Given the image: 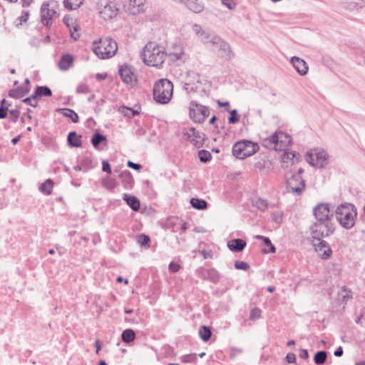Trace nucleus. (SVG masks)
Segmentation results:
<instances>
[{
    "label": "nucleus",
    "instance_id": "f257e3e1",
    "mask_svg": "<svg viewBox=\"0 0 365 365\" xmlns=\"http://www.w3.org/2000/svg\"><path fill=\"white\" fill-rule=\"evenodd\" d=\"M165 56L164 51L153 42H148L140 53V57L143 62L146 65L153 67L161 66Z\"/></svg>",
    "mask_w": 365,
    "mask_h": 365
},
{
    "label": "nucleus",
    "instance_id": "f03ea898",
    "mask_svg": "<svg viewBox=\"0 0 365 365\" xmlns=\"http://www.w3.org/2000/svg\"><path fill=\"white\" fill-rule=\"evenodd\" d=\"M334 215L341 227L346 230L352 228L356 223L357 210L351 203H344L337 206Z\"/></svg>",
    "mask_w": 365,
    "mask_h": 365
},
{
    "label": "nucleus",
    "instance_id": "7ed1b4c3",
    "mask_svg": "<svg viewBox=\"0 0 365 365\" xmlns=\"http://www.w3.org/2000/svg\"><path fill=\"white\" fill-rule=\"evenodd\" d=\"M173 94V84L166 78L157 81L153 86V98L160 104L168 103Z\"/></svg>",
    "mask_w": 365,
    "mask_h": 365
},
{
    "label": "nucleus",
    "instance_id": "20e7f679",
    "mask_svg": "<svg viewBox=\"0 0 365 365\" xmlns=\"http://www.w3.org/2000/svg\"><path fill=\"white\" fill-rule=\"evenodd\" d=\"M117 50V43L110 38H100L93 43V52L101 59L111 58Z\"/></svg>",
    "mask_w": 365,
    "mask_h": 365
},
{
    "label": "nucleus",
    "instance_id": "39448f33",
    "mask_svg": "<svg viewBox=\"0 0 365 365\" xmlns=\"http://www.w3.org/2000/svg\"><path fill=\"white\" fill-rule=\"evenodd\" d=\"M335 229L334 222H313L309 228L313 242L332 235L335 232Z\"/></svg>",
    "mask_w": 365,
    "mask_h": 365
},
{
    "label": "nucleus",
    "instance_id": "423d86ee",
    "mask_svg": "<svg viewBox=\"0 0 365 365\" xmlns=\"http://www.w3.org/2000/svg\"><path fill=\"white\" fill-rule=\"evenodd\" d=\"M292 141L291 136L283 132L275 133L264 140L263 145L269 149L285 150Z\"/></svg>",
    "mask_w": 365,
    "mask_h": 365
},
{
    "label": "nucleus",
    "instance_id": "0eeeda50",
    "mask_svg": "<svg viewBox=\"0 0 365 365\" xmlns=\"http://www.w3.org/2000/svg\"><path fill=\"white\" fill-rule=\"evenodd\" d=\"M259 147L257 143L248 140H242L235 143L232 147V154L237 158L245 159L256 153Z\"/></svg>",
    "mask_w": 365,
    "mask_h": 365
},
{
    "label": "nucleus",
    "instance_id": "6e6552de",
    "mask_svg": "<svg viewBox=\"0 0 365 365\" xmlns=\"http://www.w3.org/2000/svg\"><path fill=\"white\" fill-rule=\"evenodd\" d=\"M306 160L312 166L325 168L329 162V156L323 149L314 148L308 151L305 155Z\"/></svg>",
    "mask_w": 365,
    "mask_h": 365
},
{
    "label": "nucleus",
    "instance_id": "1a4fd4ad",
    "mask_svg": "<svg viewBox=\"0 0 365 365\" xmlns=\"http://www.w3.org/2000/svg\"><path fill=\"white\" fill-rule=\"evenodd\" d=\"M314 222H334V212L330 210V204L318 203L313 207Z\"/></svg>",
    "mask_w": 365,
    "mask_h": 365
},
{
    "label": "nucleus",
    "instance_id": "9d476101",
    "mask_svg": "<svg viewBox=\"0 0 365 365\" xmlns=\"http://www.w3.org/2000/svg\"><path fill=\"white\" fill-rule=\"evenodd\" d=\"M96 9L100 17L106 21L115 17L118 11L115 4L110 0H98Z\"/></svg>",
    "mask_w": 365,
    "mask_h": 365
},
{
    "label": "nucleus",
    "instance_id": "9b49d317",
    "mask_svg": "<svg viewBox=\"0 0 365 365\" xmlns=\"http://www.w3.org/2000/svg\"><path fill=\"white\" fill-rule=\"evenodd\" d=\"M189 114L194 122L202 123L210 115V110L207 106L192 101L190 103Z\"/></svg>",
    "mask_w": 365,
    "mask_h": 365
},
{
    "label": "nucleus",
    "instance_id": "f8f14e48",
    "mask_svg": "<svg viewBox=\"0 0 365 365\" xmlns=\"http://www.w3.org/2000/svg\"><path fill=\"white\" fill-rule=\"evenodd\" d=\"M306 187L305 180L299 175H292L287 181V189L294 195H300Z\"/></svg>",
    "mask_w": 365,
    "mask_h": 365
},
{
    "label": "nucleus",
    "instance_id": "ddd939ff",
    "mask_svg": "<svg viewBox=\"0 0 365 365\" xmlns=\"http://www.w3.org/2000/svg\"><path fill=\"white\" fill-rule=\"evenodd\" d=\"M211 46H217L219 55L226 60L231 59L234 56L229 43L218 35L212 37Z\"/></svg>",
    "mask_w": 365,
    "mask_h": 365
},
{
    "label": "nucleus",
    "instance_id": "4468645a",
    "mask_svg": "<svg viewBox=\"0 0 365 365\" xmlns=\"http://www.w3.org/2000/svg\"><path fill=\"white\" fill-rule=\"evenodd\" d=\"M312 242V245L317 252L319 253L320 257L323 259H328L332 255V250L329 245L324 239Z\"/></svg>",
    "mask_w": 365,
    "mask_h": 365
},
{
    "label": "nucleus",
    "instance_id": "2eb2a0df",
    "mask_svg": "<svg viewBox=\"0 0 365 365\" xmlns=\"http://www.w3.org/2000/svg\"><path fill=\"white\" fill-rule=\"evenodd\" d=\"M122 81L126 84L132 86L136 83V77L131 68L127 65L120 66L118 71Z\"/></svg>",
    "mask_w": 365,
    "mask_h": 365
},
{
    "label": "nucleus",
    "instance_id": "dca6fc26",
    "mask_svg": "<svg viewBox=\"0 0 365 365\" xmlns=\"http://www.w3.org/2000/svg\"><path fill=\"white\" fill-rule=\"evenodd\" d=\"M185 135L195 146L200 147L203 144L204 137L202 133L194 128H189L185 133Z\"/></svg>",
    "mask_w": 365,
    "mask_h": 365
},
{
    "label": "nucleus",
    "instance_id": "f3484780",
    "mask_svg": "<svg viewBox=\"0 0 365 365\" xmlns=\"http://www.w3.org/2000/svg\"><path fill=\"white\" fill-rule=\"evenodd\" d=\"M56 11L53 9H49L48 3H43L41 7V22L46 26L51 24V20Z\"/></svg>",
    "mask_w": 365,
    "mask_h": 365
},
{
    "label": "nucleus",
    "instance_id": "a211bd4d",
    "mask_svg": "<svg viewBox=\"0 0 365 365\" xmlns=\"http://www.w3.org/2000/svg\"><path fill=\"white\" fill-rule=\"evenodd\" d=\"M290 61L299 74L304 76L307 73L308 66L303 59L297 56H293Z\"/></svg>",
    "mask_w": 365,
    "mask_h": 365
},
{
    "label": "nucleus",
    "instance_id": "6ab92c4d",
    "mask_svg": "<svg viewBox=\"0 0 365 365\" xmlns=\"http://www.w3.org/2000/svg\"><path fill=\"white\" fill-rule=\"evenodd\" d=\"M247 243L244 240L237 238L230 240L227 242L228 248L235 252H242L246 247Z\"/></svg>",
    "mask_w": 365,
    "mask_h": 365
},
{
    "label": "nucleus",
    "instance_id": "aec40b11",
    "mask_svg": "<svg viewBox=\"0 0 365 365\" xmlns=\"http://www.w3.org/2000/svg\"><path fill=\"white\" fill-rule=\"evenodd\" d=\"M202 278L217 283L219 282L220 276L219 272L214 268L205 269L202 271Z\"/></svg>",
    "mask_w": 365,
    "mask_h": 365
},
{
    "label": "nucleus",
    "instance_id": "412c9836",
    "mask_svg": "<svg viewBox=\"0 0 365 365\" xmlns=\"http://www.w3.org/2000/svg\"><path fill=\"white\" fill-rule=\"evenodd\" d=\"M114 172L118 173V177L121 179L122 183L125 188L132 187L134 180L130 171L124 170L119 173L115 170Z\"/></svg>",
    "mask_w": 365,
    "mask_h": 365
},
{
    "label": "nucleus",
    "instance_id": "4be33fe9",
    "mask_svg": "<svg viewBox=\"0 0 365 365\" xmlns=\"http://www.w3.org/2000/svg\"><path fill=\"white\" fill-rule=\"evenodd\" d=\"M73 63V58L69 53L63 54L58 62V67L62 71H67Z\"/></svg>",
    "mask_w": 365,
    "mask_h": 365
},
{
    "label": "nucleus",
    "instance_id": "5701e85b",
    "mask_svg": "<svg viewBox=\"0 0 365 365\" xmlns=\"http://www.w3.org/2000/svg\"><path fill=\"white\" fill-rule=\"evenodd\" d=\"M145 0H130L129 9L133 14H137L143 11Z\"/></svg>",
    "mask_w": 365,
    "mask_h": 365
},
{
    "label": "nucleus",
    "instance_id": "b1692460",
    "mask_svg": "<svg viewBox=\"0 0 365 365\" xmlns=\"http://www.w3.org/2000/svg\"><path fill=\"white\" fill-rule=\"evenodd\" d=\"M29 91V89L27 87L21 86L16 88L11 89L9 92V95L14 98H21L26 96Z\"/></svg>",
    "mask_w": 365,
    "mask_h": 365
},
{
    "label": "nucleus",
    "instance_id": "393cba45",
    "mask_svg": "<svg viewBox=\"0 0 365 365\" xmlns=\"http://www.w3.org/2000/svg\"><path fill=\"white\" fill-rule=\"evenodd\" d=\"M68 144L71 147L79 148L82 145L81 135H78L75 131L70 132L67 138Z\"/></svg>",
    "mask_w": 365,
    "mask_h": 365
},
{
    "label": "nucleus",
    "instance_id": "a878e982",
    "mask_svg": "<svg viewBox=\"0 0 365 365\" xmlns=\"http://www.w3.org/2000/svg\"><path fill=\"white\" fill-rule=\"evenodd\" d=\"M56 112L62 114L63 116L69 118L73 123L78 122V114L72 109L63 108H58L56 109Z\"/></svg>",
    "mask_w": 365,
    "mask_h": 365
},
{
    "label": "nucleus",
    "instance_id": "bb28decb",
    "mask_svg": "<svg viewBox=\"0 0 365 365\" xmlns=\"http://www.w3.org/2000/svg\"><path fill=\"white\" fill-rule=\"evenodd\" d=\"M123 200L126 202V203L130 207V208L133 210H139L140 207V201L136 197L125 194L123 196Z\"/></svg>",
    "mask_w": 365,
    "mask_h": 365
},
{
    "label": "nucleus",
    "instance_id": "cd10ccee",
    "mask_svg": "<svg viewBox=\"0 0 365 365\" xmlns=\"http://www.w3.org/2000/svg\"><path fill=\"white\" fill-rule=\"evenodd\" d=\"M34 97L41 98V97H49L52 96L51 90L46 86H37L34 91Z\"/></svg>",
    "mask_w": 365,
    "mask_h": 365
},
{
    "label": "nucleus",
    "instance_id": "c85d7f7f",
    "mask_svg": "<svg viewBox=\"0 0 365 365\" xmlns=\"http://www.w3.org/2000/svg\"><path fill=\"white\" fill-rule=\"evenodd\" d=\"M187 6L195 13H200L204 9V5L199 0H187Z\"/></svg>",
    "mask_w": 365,
    "mask_h": 365
},
{
    "label": "nucleus",
    "instance_id": "c756f323",
    "mask_svg": "<svg viewBox=\"0 0 365 365\" xmlns=\"http://www.w3.org/2000/svg\"><path fill=\"white\" fill-rule=\"evenodd\" d=\"M256 238L261 240L264 242V245L267 247L268 249L265 248L263 250L264 253H274L276 252V248L272 245L269 237L262 235H257Z\"/></svg>",
    "mask_w": 365,
    "mask_h": 365
},
{
    "label": "nucleus",
    "instance_id": "7c9ffc66",
    "mask_svg": "<svg viewBox=\"0 0 365 365\" xmlns=\"http://www.w3.org/2000/svg\"><path fill=\"white\" fill-rule=\"evenodd\" d=\"M135 333L131 329H125L121 334L122 341L125 343H130L135 339Z\"/></svg>",
    "mask_w": 365,
    "mask_h": 365
},
{
    "label": "nucleus",
    "instance_id": "2f4dec72",
    "mask_svg": "<svg viewBox=\"0 0 365 365\" xmlns=\"http://www.w3.org/2000/svg\"><path fill=\"white\" fill-rule=\"evenodd\" d=\"M190 204L193 208L199 210H202L207 207V202L203 199L192 198Z\"/></svg>",
    "mask_w": 365,
    "mask_h": 365
},
{
    "label": "nucleus",
    "instance_id": "473e14b6",
    "mask_svg": "<svg viewBox=\"0 0 365 365\" xmlns=\"http://www.w3.org/2000/svg\"><path fill=\"white\" fill-rule=\"evenodd\" d=\"M104 141H106V137L99 132H96L91 138V143L96 149H98L99 145Z\"/></svg>",
    "mask_w": 365,
    "mask_h": 365
},
{
    "label": "nucleus",
    "instance_id": "72a5a7b5",
    "mask_svg": "<svg viewBox=\"0 0 365 365\" xmlns=\"http://www.w3.org/2000/svg\"><path fill=\"white\" fill-rule=\"evenodd\" d=\"M83 0H64L63 4L65 8L68 10H75L83 4Z\"/></svg>",
    "mask_w": 365,
    "mask_h": 365
},
{
    "label": "nucleus",
    "instance_id": "f704fd0d",
    "mask_svg": "<svg viewBox=\"0 0 365 365\" xmlns=\"http://www.w3.org/2000/svg\"><path fill=\"white\" fill-rule=\"evenodd\" d=\"M53 182L52 180L47 179L44 182H43L40 186V190L46 194L50 195L52 192Z\"/></svg>",
    "mask_w": 365,
    "mask_h": 365
},
{
    "label": "nucleus",
    "instance_id": "c9c22d12",
    "mask_svg": "<svg viewBox=\"0 0 365 365\" xmlns=\"http://www.w3.org/2000/svg\"><path fill=\"white\" fill-rule=\"evenodd\" d=\"M81 163L83 168V172H86L89 170H91L96 166V163L93 162V160L89 157H86L85 158H83L81 160Z\"/></svg>",
    "mask_w": 365,
    "mask_h": 365
},
{
    "label": "nucleus",
    "instance_id": "e433bc0d",
    "mask_svg": "<svg viewBox=\"0 0 365 365\" xmlns=\"http://www.w3.org/2000/svg\"><path fill=\"white\" fill-rule=\"evenodd\" d=\"M327 358V353L326 351H319L314 356V361L315 364L321 365L323 364Z\"/></svg>",
    "mask_w": 365,
    "mask_h": 365
},
{
    "label": "nucleus",
    "instance_id": "4c0bfd02",
    "mask_svg": "<svg viewBox=\"0 0 365 365\" xmlns=\"http://www.w3.org/2000/svg\"><path fill=\"white\" fill-rule=\"evenodd\" d=\"M199 334L200 338L204 341H207L211 337L212 332L209 327L206 326H202L199 329Z\"/></svg>",
    "mask_w": 365,
    "mask_h": 365
},
{
    "label": "nucleus",
    "instance_id": "58836bf2",
    "mask_svg": "<svg viewBox=\"0 0 365 365\" xmlns=\"http://www.w3.org/2000/svg\"><path fill=\"white\" fill-rule=\"evenodd\" d=\"M253 205L259 210L264 212L268 208V201L267 200L258 197L253 201Z\"/></svg>",
    "mask_w": 365,
    "mask_h": 365
},
{
    "label": "nucleus",
    "instance_id": "ea45409f",
    "mask_svg": "<svg viewBox=\"0 0 365 365\" xmlns=\"http://www.w3.org/2000/svg\"><path fill=\"white\" fill-rule=\"evenodd\" d=\"M215 34H213V35L210 34L209 32H207V31H206L205 30L203 29V31L199 35V38H200V41L204 44H210L211 45L212 37Z\"/></svg>",
    "mask_w": 365,
    "mask_h": 365
},
{
    "label": "nucleus",
    "instance_id": "a19ab883",
    "mask_svg": "<svg viewBox=\"0 0 365 365\" xmlns=\"http://www.w3.org/2000/svg\"><path fill=\"white\" fill-rule=\"evenodd\" d=\"M198 157L202 163H207L212 158L211 153L206 150H201L198 153Z\"/></svg>",
    "mask_w": 365,
    "mask_h": 365
},
{
    "label": "nucleus",
    "instance_id": "79ce46f5",
    "mask_svg": "<svg viewBox=\"0 0 365 365\" xmlns=\"http://www.w3.org/2000/svg\"><path fill=\"white\" fill-rule=\"evenodd\" d=\"M339 294L344 302H346L349 299L352 298L351 291L344 287L341 288Z\"/></svg>",
    "mask_w": 365,
    "mask_h": 365
},
{
    "label": "nucleus",
    "instance_id": "37998d69",
    "mask_svg": "<svg viewBox=\"0 0 365 365\" xmlns=\"http://www.w3.org/2000/svg\"><path fill=\"white\" fill-rule=\"evenodd\" d=\"M120 109L122 113L128 118H133L140 113L138 110L125 106H123Z\"/></svg>",
    "mask_w": 365,
    "mask_h": 365
},
{
    "label": "nucleus",
    "instance_id": "c03bdc74",
    "mask_svg": "<svg viewBox=\"0 0 365 365\" xmlns=\"http://www.w3.org/2000/svg\"><path fill=\"white\" fill-rule=\"evenodd\" d=\"M102 185L108 190H113L115 187V182L113 179L107 177L103 179Z\"/></svg>",
    "mask_w": 365,
    "mask_h": 365
},
{
    "label": "nucleus",
    "instance_id": "a18cd8bd",
    "mask_svg": "<svg viewBox=\"0 0 365 365\" xmlns=\"http://www.w3.org/2000/svg\"><path fill=\"white\" fill-rule=\"evenodd\" d=\"M230 112V117L228 118V122L230 124H235L237 123L240 120L238 112L236 109H233L231 110H229Z\"/></svg>",
    "mask_w": 365,
    "mask_h": 365
},
{
    "label": "nucleus",
    "instance_id": "49530a36",
    "mask_svg": "<svg viewBox=\"0 0 365 365\" xmlns=\"http://www.w3.org/2000/svg\"><path fill=\"white\" fill-rule=\"evenodd\" d=\"M36 97H34V93H33L31 96L27 97L23 100V102L27 105H29L34 108L37 107L38 101Z\"/></svg>",
    "mask_w": 365,
    "mask_h": 365
},
{
    "label": "nucleus",
    "instance_id": "de8ad7c7",
    "mask_svg": "<svg viewBox=\"0 0 365 365\" xmlns=\"http://www.w3.org/2000/svg\"><path fill=\"white\" fill-rule=\"evenodd\" d=\"M197 359L195 354H186L181 357V361L183 363H193Z\"/></svg>",
    "mask_w": 365,
    "mask_h": 365
},
{
    "label": "nucleus",
    "instance_id": "09e8293b",
    "mask_svg": "<svg viewBox=\"0 0 365 365\" xmlns=\"http://www.w3.org/2000/svg\"><path fill=\"white\" fill-rule=\"evenodd\" d=\"M261 316V310L259 308H254L251 309L250 314V319L252 321H256L258 319H259Z\"/></svg>",
    "mask_w": 365,
    "mask_h": 365
},
{
    "label": "nucleus",
    "instance_id": "8fccbe9b",
    "mask_svg": "<svg viewBox=\"0 0 365 365\" xmlns=\"http://www.w3.org/2000/svg\"><path fill=\"white\" fill-rule=\"evenodd\" d=\"M235 267L237 269L246 271L250 268V264L246 262L237 260L235 262Z\"/></svg>",
    "mask_w": 365,
    "mask_h": 365
},
{
    "label": "nucleus",
    "instance_id": "3c124183",
    "mask_svg": "<svg viewBox=\"0 0 365 365\" xmlns=\"http://www.w3.org/2000/svg\"><path fill=\"white\" fill-rule=\"evenodd\" d=\"M297 155H299L298 153H294V152H285L284 153L283 159L284 161L287 160H291L292 161V163L294 162V158H296V160H297Z\"/></svg>",
    "mask_w": 365,
    "mask_h": 365
},
{
    "label": "nucleus",
    "instance_id": "603ef678",
    "mask_svg": "<svg viewBox=\"0 0 365 365\" xmlns=\"http://www.w3.org/2000/svg\"><path fill=\"white\" fill-rule=\"evenodd\" d=\"M150 241V239L149 236H148L146 235L142 234L138 236V242L142 246L148 245Z\"/></svg>",
    "mask_w": 365,
    "mask_h": 365
},
{
    "label": "nucleus",
    "instance_id": "864d4df0",
    "mask_svg": "<svg viewBox=\"0 0 365 365\" xmlns=\"http://www.w3.org/2000/svg\"><path fill=\"white\" fill-rule=\"evenodd\" d=\"M76 92L78 93L86 94V93H88L90 92V89H89L88 86L86 84L82 83V84H80V85H78L77 86Z\"/></svg>",
    "mask_w": 365,
    "mask_h": 365
},
{
    "label": "nucleus",
    "instance_id": "5fc2aeb1",
    "mask_svg": "<svg viewBox=\"0 0 365 365\" xmlns=\"http://www.w3.org/2000/svg\"><path fill=\"white\" fill-rule=\"evenodd\" d=\"M9 113H10L11 120L14 123H16L17 121L18 118H19L20 111L17 108H16V109H12L11 110H9Z\"/></svg>",
    "mask_w": 365,
    "mask_h": 365
},
{
    "label": "nucleus",
    "instance_id": "6e6d98bb",
    "mask_svg": "<svg viewBox=\"0 0 365 365\" xmlns=\"http://www.w3.org/2000/svg\"><path fill=\"white\" fill-rule=\"evenodd\" d=\"M222 3L230 10L235 9L237 6V4L233 0H222Z\"/></svg>",
    "mask_w": 365,
    "mask_h": 365
},
{
    "label": "nucleus",
    "instance_id": "4d7b16f0",
    "mask_svg": "<svg viewBox=\"0 0 365 365\" xmlns=\"http://www.w3.org/2000/svg\"><path fill=\"white\" fill-rule=\"evenodd\" d=\"M102 170L108 174H110L112 173L110 165L107 160H103L102 162Z\"/></svg>",
    "mask_w": 365,
    "mask_h": 365
},
{
    "label": "nucleus",
    "instance_id": "13d9d810",
    "mask_svg": "<svg viewBox=\"0 0 365 365\" xmlns=\"http://www.w3.org/2000/svg\"><path fill=\"white\" fill-rule=\"evenodd\" d=\"M145 133H146V130L140 125H138L136 127V128L135 129V135L136 136L140 137V136L145 135Z\"/></svg>",
    "mask_w": 365,
    "mask_h": 365
},
{
    "label": "nucleus",
    "instance_id": "bf43d9fd",
    "mask_svg": "<svg viewBox=\"0 0 365 365\" xmlns=\"http://www.w3.org/2000/svg\"><path fill=\"white\" fill-rule=\"evenodd\" d=\"M127 165L128 168H133L138 171L140 170V169L142 168V165L140 164L133 163L130 160L128 161Z\"/></svg>",
    "mask_w": 365,
    "mask_h": 365
},
{
    "label": "nucleus",
    "instance_id": "052dcab7",
    "mask_svg": "<svg viewBox=\"0 0 365 365\" xmlns=\"http://www.w3.org/2000/svg\"><path fill=\"white\" fill-rule=\"evenodd\" d=\"M180 268V264H178V263H175L174 262H170L169 264V269L173 272H178Z\"/></svg>",
    "mask_w": 365,
    "mask_h": 365
},
{
    "label": "nucleus",
    "instance_id": "680f3d73",
    "mask_svg": "<svg viewBox=\"0 0 365 365\" xmlns=\"http://www.w3.org/2000/svg\"><path fill=\"white\" fill-rule=\"evenodd\" d=\"M286 360L288 363L292 364L296 361V356L294 353H288L286 356Z\"/></svg>",
    "mask_w": 365,
    "mask_h": 365
},
{
    "label": "nucleus",
    "instance_id": "e2e57ef3",
    "mask_svg": "<svg viewBox=\"0 0 365 365\" xmlns=\"http://www.w3.org/2000/svg\"><path fill=\"white\" fill-rule=\"evenodd\" d=\"M29 16V11H23L21 13V15L19 17V20L20 21L21 24L22 22H26Z\"/></svg>",
    "mask_w": 365,
    "mask_h": 365
},
{
    "label": "nucleus",
    "instance_id": "0e129e2a",
    "mask_svg": "<svg viewBox=\"0 0 365 365\" xmlns=\"http://www.w3.org/2000/svg\"><path fill=\"white\" fill-rule=\"evenodd\" d=\"M8 106H0V118L4 119L7 116Z\"/></svg>",
    "mask_w": 365,
    "mask_h": 365
},
{
    "label": "nucleus",
    "instance_id": "69168bd1",
    "mask_svg": "<svg viewBox=\"0 0 365 365\" xmlns=\"http://www.w3.org/2000/svg\"><path fill=\"white\" fill-rule=\"evenodd\" d=\"M192 30L193 31L197 34V35H200L201 34V32L203 31V29H202V27L198 25V24H194L192 26Z\"/></svg>",
    "mask_w": 365,
    "mask_h": 365
},
{
    "label": "nucleus",
    "instance_id": "338daca9",
    "mask_svg": "<svg viewBox=\"0 0 365 365\" xmlns=\"http://www.w3.org/2000/svg\"><path fill=\"white\" fill-rule=\"evenodd\" d=\"M344 351L341 346H339L335 351H334V356L339 357L343 355Z\"/></svg>",
    "mask_w": 365,
    "mask_h": 365
},
{
    "label": "nucleus",
    "instance_id": "774afa93",
    "mask_svg": "<svg viewBox=\"0 0 365 365\" xmlns=\"http://www.w3.org/2000/svg\"><path fill=\"white\" fill-rule=\"evenodd\" d=\"M299 357L303 359H307L309 357V353H308L307 350L302 349L301 352L299 354Z\"/></svg>",
    "mask_w": 365,
    "mask_h": 365
}]
</instances>
